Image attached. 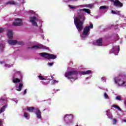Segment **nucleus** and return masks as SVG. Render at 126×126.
Returning <instances> with one entry per match:
<instances>
[{"mask_svg":"<svg viewBox=\"0 0 126 126\" xmlns=\"http://www.w3.org/2000/svg\"><path fill=\"white\" fill-rule=\"evenodd\" d=\"M40 56L42 57V58H45L47 60H55V59H57V55H55L54 54H51L50 53H47L46 52H43L39 53Z\"/></svg>","mask_w":126,"mask_h":126,"instance_id":"nucleus-2","label":"nucleus"},{"mask_svg":"<svg viewBox=\"0 0 126 126\" xmlns=\"http://www.w3.org/2000/svg\"><path fill=\"white\" fill-rule=\"evenodd\" d=\"M17 44H18V45H20L21 46H22V45H24V42H23V41H17Z\"/></svg>","mask_w":126,"mask_h":126,"instance_id":"nucleus-24","label":"nucleus"},{"mask_svg":"<svg viewBox=\"0 0 126 126\" xmlns=\"http://www.w3.org/2000/svg\"><path fill=\"white\" fill-rule=\"evenodd\" d=\"M118 53H119V52H120V45H119L118 46Z\"/></svg>","mask_w":126,"mask_h":126,"instance_id":"nucleus-44","label":"nucleus"},{"mask_svg":"<svg viewBox=\"0 0 126 126\" xmlns=\"http://www.w3.org/2000/svg\"><path fill=\"white\" fill-rule=\"evenodd\" d=\"M115 83H118V81H117V80H115Z\"/></svg>","mask_w":126,"mask_h":126,"instance_id":"nucleus-49","label":"nucleus"},{"mask_svg":"<svg viewBox=\"0 0 126 126\" xmlns=\"http://www.w3.org/2000/svg\"><path fill=\"white\" fill-rule=\"evenodd\" d=\"M14 22L12 23L13 26H21L23 25V23L22 22V19L17 18L15 19Z\"/></svg>","mask_w":126,"mask_h":126,"instance_id":"nucleus-5","label":"nucleus"},{"mask_svg":"<svg viewBox=\"0 0 126 126\" xmlns=\"http://www.w3.org/2000/svg\"><path fill=\"white\" fill-rule=\"evenodd\" d=\"M7 36L9 39H12V37H13V33L12 32V31H8L7 32Z\"/></svg>","mask_w":126,"mask_h":126,"instance_id":"nucleus-12","label":"nucleus"},{"mask_svg":"<svg viewBox=\"0 0 126 126\" xmlns=\"http://www.w3.org/2000/svg\"><path fill=\"white\" fill-rule=\"evenodd\" d=\"M22 87H23V84L20 83L19 85V88L18 89H17V91H21L22 90Z\"/></svg>","mask_w":126,"mask_h":126,"instance_id":"nucleus-17","label":"nucleus"},{"mask_svg":"<svg viewBox=\"0 0 126 126\" xmlns=\"http://www.w3.org/2000/svg\"><path fill=\"white\" fill-rule=\"evenodd\" d=\"M101 79L105 81L106 80V78H105L104 77H103L101 78Z\"/></svg>","mask_w":126,"mask_h":126,"instance_id":"nucleus-43","label":"nucleus"},{"mask_svg":"<svg viewBox=\"0 0 126 126\" xmlns=\"http://www.w3.org/2000/svg\"><path fill=\"white\" fill-rule=\"evenodd\" d=\"M31 49H46V46H44L43 45H34L31 47Z\"/></svg>","mask_w":126,"mask_h":126,"instance_id":"nucleus-8","label":"nucleus"},{"mask_svg":"<svg viewBox=\"0 0 126 126\" xmlns=\"http://www.w3.org/2000/svg\"><path fill=\"white\" fill-rule=\"evenodd\" d=\"M111 114V111H110V110H108L106 111V115L107 117Z\"/></svg>","mask_w":126,"mask_h":126,"instance_id":"nucleus-27","label":"nucleus"},{"mask_svg":"<svg viewBox=\"0 0 126 126\" xmlns=\"http://www.w3.org/2000/svg\"><path fill=\"white\" fill-rule=\"evenodd\" d=\"M69 0V1H72V0H73V1H76V0Z\"/></svg>","mask_w":126,"mask_h":126,"instance_id":"nucleus-48","label":"nucleus"},{"mask_svg":"<svg viewBox=\"0 0 126 126\" xmlns=\"http://www.w3.org/2000/svg\"><path fill=\"white\" fill-rule=\"evenodd\" d=\"M113 121V125H116L117 124V120L116 119H114Z\"/></svg>","mask_w":126,"mask_h":126,"instance_id":"nucleus-32","label":"nucleus"},{"mask_svg":"<svg viewBox=\"0 0 126 126\" xmlns=\"http://www.w3.org/2000/svg\"><path fill=\"white\" fill-rule=\"evenodd\" d=\"M75 126H78V125H76Z\"/></svg>","mask_w":126,"mask_h":126,"instance_id":"nucleus-53","label":"nucleus"},{"mask_svg":"<svg viewBox=\"0 0 126 126\" xmlns=\"http://www.w3.org/2000/svg\"><path fill=\"white\" fill-rule=\"evenodd\" d=\"M30 22L32 23L33 26H36V27H38V24H37V23L36 22V21H35V20H36V17L35 16L31 17L30 18Z\"/></svg>","mask_w":126,"mask_h":126,"instance_id":"nucleus-7","label":"nucleus"},{"mask_svg":"<svg viewBox=\"0 0 126 126\" xmlns=\"http://www.w3.org/2000/svg\"><path fill=\"white\" fill-rule=\"evenodd\" d=\"M107 8V7L106 6H101L100 7V9H106Z\"/></svg>","mask_w":126,"mask_h":126,"instance_id":"nucleus-28","label":"nucleus"},{"mask_svg":"<svg viewBox=\"0 0 126 126\" xmlns=\"http://www.w3.org/2000/svg\"><path fill=\"white\" fill-rule=\"evenodd\" d=\"M52 82H53V84H55L56 83L58 82V81L56 80H54L53 81H52Z\"/></svg>","mask_w":126,"mask_h":126,"instance_id":"nucleus-37","label":"nucleus"},{"mask_svg":"<svg viewBox=\"0 0 126 126\" xmlns=\"http://www.w3.org/2000/svg\"><path fill=\"white\" fill-rule=\"evenodd\" d=\"M71 82H72V81H71Z\"/></svg>","mask_w":126,"mask_h":126,"instance_id":"nucleus-55","label":"nucleus"},{"mask_svg":"<svg viewBox=\"0 0 126 126\" xmlns=\"http://www.w3.org/2000/svg\"><path fill=\"white\" fill-rule=\"evenodd\" d=\"M81 73L82 74H83V75H85L86 74H90L91 73H92V71L90 70H87V71H83L81 72Z\"/></svg>","mask_w":126,"mask_h":126,"instance_id":"nucleus-13","label":"nucleus"},{"mask_svg":"<svg viewBox=\"0 0 126 126\" xmlns=\"http://www.w3.org/2000/svg\"><path fill=\"white\" fill-rule=\"evenodd\" d=\"M120 11H116V14H120Z\"/></svg>","mask_w":126,"mask_h":126,"instance_id":"nucleus-45","label":"nucleus"},{"mask_svg":"<svg viewBox=\"0 0 126 126\" xmlns=\"http://www.w3.org/2000/svg\"><path fill=\"white\" fill-rule=\"evenodd\" d=\"M89 32H90V29H89V27H85L84 29L83 33L81 35V37L83 39L86 38L89 34Z\"/></svg>","mask_w":126,"mask_h":126,"instance_id":"nucleus-4","label":"nucleus"},{"mask_svg":"<svg viewBox=\"0 0 126 126\" xmlns=\"http://www.w3.org/2000/svg\"><path fill=\"white\" fill-rule=\"evenodd\" d=\"M126 84V81H123V83L121 84V86H123V85H125Z\"/></svg>","mask_w":126,"mask_h":126,"instance_id":"nucleus-42","label":"nucleus"},{"mask_svg":"<svg viewBox=\"0 0 126 126\" xmlns=\"http://www.w3.org/2000/svg\"><path fill=\"white\" fill-rule=\"evenodd\" d=\"M124 122H125V123H126V120H124Z\"/></svg>","mask_w":126,"mask_h":126,"instance_id":"nucleus-50","label":"nucleus"},{"mask_svg":"<svg viewBox=\"0 0 126 126\" xmlns=\"http://www.w3.org/2000/svg\"><path fill=\"white\" fill-rule=\"evenodd\" d=\"M112 108H115V109H118V110H119V111H122V109L120 108V107H119V106L117 105H113L111 106Z\"/></svg>","mask_w":126,"mask_h":126,"instance_id":"nucleus-19","label":"nucleus"},{"mask_svg":"<svg viewBox=\"0 0 126 126\" xmlns=\"http://www.w3.org/2000/svg\"><path fill=\"white\" fill-rule=\"evenodd\" d=\"M35 108L33 106L29 107L27 108V110L28 112H30V113H33L34 111Z\"/></svg>","mask_w":126,"mask_h":126,"instance_id":"nucleus-16","label":"nucleus"},{"mask_svg":"<svg viewBox=\"0 0 126 126\" xmlns=\"http://www.w3.org/2000/svg\"><path fill=\"white\" fill-rule=\"evenodd\" d=\"M38 77L39 79H40V80H45V79L42 76L39 75V76H38Z\"/></svg>","mask_w":126,"mask_h":126,"instance_id":"nucleus-23","label":"nucleus"},{"mask_svg":"<svg viewBox=\"0 0 126 126\" xmlns=\"http://www.w3.org/2000/svg\"><path fill=\"white\" fill-rule=\"evenodd\" d=\"M0 63L2 64L3 63V62H0Z\"/></svg>","mask_w":126,"mask_h":126,"instance_id":"nucleus-51","label":"nucleus"},{"mask_svg":"<svg viewBox=\"0 0 126 126\" xmlns=\"http://www.w3.org/2000/svg\"><path fill=\"white\" fill-rule=\"evenodd\" d=\"M103 43V39L102 38H99L96 41V44L97 46H102Z\"/></svg>","mask_w":126,"mask_h":126,"instance_id":"nucleus-10","label":"nucleus"},{"mask_svg":"<svg viewBox=\"0 0 126 126\" xmlns=\"http://www.w3.org/2000/svg\"><path fill=\"white\" fill-rule=\"evenodd\" d=\"M7 107V105H4L0 110V114H1V113L4 112L5 111V108Z\"/></svg>","mask_w":126,"mask_h":126,"instance_id":"nucleus-20","label":"nucleus"},{"mask_svg":"<svg viewBox=\"0 0 126 126\" xmlns=\"http://www.w3.org/2000/svg\"><path fill=\"white\" fill-rule=\"evenodd\" d=\"M82 11H84L85 12H86V13H88L90 14V10L89 9L84 8L82 9Z\"/></svg>","mask_w":126,"mask_h":126,"instance_id":"nucleus-21","label":"nucleus"},{"mask_svg":"<svg viewBox=\"0 0 126 126\" xmlns=\"http://www.w3.org/2000/svg\"><path fill=\"white\" fill-rule=\"evenodd\" d=\"M66 116H68V115H66Z\"/></svg>","mask_w":126,"mask_h":126,"instance_id":"nucleus-54","label":"nucleus"},{"mask_svg":"<svg viewBox=\"0 0 126 126\" xmlns=\"http://www.w3.org/2000/svg\"><path fill=\"white\" fill-rule=\"evenodd\" d=\"M6 4H11V5H16L17 2L14 0H10L6 3Z\"/></svg>","mask_w":126,"mask_h":126,"instance_id":"nucleus-11","label":"nucleus"},{"mask_svg":"<svg viewBox=\"0 0 126 126\" xmlns=\"http://www.w3.org/2000/svg\"><path fill=\"white\" fill-rule=\"evenodd\" d=\"M5 66L6 67H10V65H9L8 64H5Z\"/></svg>","mask_w":126,"mask_h":126,"instance_id":"nucleus-39","label":"nucleus"},{"mask_svg":"<svg viewBox=\"0 0 126 126\" xmlns=\"http://www.w3.org/2000/svg\"><path fill=\"white\" fill-rule=\"evenodd\" d=\"M114 6H116V7H123L124 4L122 3L120 0H115L114 1Z\"/></svg>","mask_w":126,"mask_h":126,"instance_id":"nucleus-6","label":"nucleus"},{"mask_svg":"<svg viewBox=\"0 0 126 126\" xmlns=\"http://www.w3.org/2000/svg\"><path fill=\"white\" fill-rule=\"evenodd\" d=\"M87 6L89 7V8H92V5L91 4H88Z\"/></svg>","mask_w":126,"mask_h":126,"instance_id":"nucleus-38","label":"nucleus"},{"mask_svg":"<svg viewBox=\"0 0 126 126\" xmlns=\"http://www.w3.org/2000/svg\"><path fill=\"white\" fill-rule=\"evenodd\" d=\"M84 20H85V16L83 14H80L78 18H75L74 20V24L78 31H81L83 29Z\"/></svg>","mask_w":126,"mask_h":126,"instance_id":"nucleus-1","label":"nucleus"},{"mask_svg":"<svg viewBox=\"0 0 126 126\" xmlns=\"http://www.w3.org/2000/svg\"><path fill=\"white\" fill-rule=\"evenodd\" d=\"M111 12H112V13H113V14H116V13H117V12H116V11H114V10H113L111 11Z\"/></svg>","mask_w":126,"mask_h":126,"instance_id":"nucleus-36","label":"nucleus"},{"mask_svg":"<svg viewBox=\"0 0 126 126\" xmlns=\"http://www.w3.org/2000/svg\"><path fill=\"white\" fill-rule=\"evenodd\" d=\"M86 27H89V29H90V28L91 29H92L93 28V24L91 23L90 24V26H86Z\"/></svg>","mask_w":126,"mask_h":126,"instance_id":"nucleus-25","label":"nucleus"},{"mask_svg":"<svg viewBox=\"0 0 126 126\" xmlns=\"http://www.w3.org/2000/svg\"><path fill=\"white\" fill-rule=\"evenodd\" d=\"M108 119H111L112 120V119H113V115H112L111 113H110V114L107 116Z\"/></svg>","mask_w":126,"mask_h":126,"instance_id":"nucleus-30","label":"nucleus"},{"mask_svg":"<svg viewBox=\"0 0 126 126\" xmlns=\"http://www.w3.org/2000/svg\"><path fill=\"white\" fill-rule=\"evenodd\" d=\"M116 47H113L110 51V54H115L116 53Z\"/></svg>","mask_w":126,"mask_h":126,"instance_id":"nucleus-22","label":"nucleus"},{"mask_svg":"<svg viewBox=\"0 0 126 126\" xmlns=\"http://www.w3.org/2000/svg\"><path fill=\"white\" fill-rule=\"evenodd\" d=\"M26 93H27V89H25L24 92V95H25V94H26Z\"/></svg>","mask_w":126,"mask_h":126,"instance_id":"nucleus-40","label":"nucleus"},{"mask_svg":"<svg viewBox=\"0 0 126 126\" xmlns=\"http://www.w3.org/2000/svg\"><path fill=\"white\" fill-rule=\"evenodd\" d=\"M40 82L42 83V84H43V85H47V84H48L50 81L46 80L45 79L44 81H41Z\"/></svg>","mask_w":126,"mask_h":126,"instance_id":"nucleus-18","label":"nucleus"},{"mask_svg":"<svg viewBox=\"0 0 126 126\" xmlns=\"http://www.w3.org/2000/svg\"><path fill=\"white\" fill-rule=\"evenodd\" d=\"M2 125V123H1V120H0V126Z\"/></svg>","mask_w":126,"mask_h":126,"instance_id":"nucleus-46","label":"nucleus"},{"mask_svg":"<svg viewBox=\"0 0 126 126\" xmlns=\"http://www.w3.org/2000/svg\"><path fill=\"white\" fill-rule=\"evenodd\" d=\"M104 97H105V98L109 97V96L108 95V94H107V93H104Z\"/></svg>","mask_w":126,"mask_h":126,"instance_id":"nucleus-33","label":"nucleus"},{"mask_svg":"<svg viewBox=\"0 0 126 126\" xmlns=\"http://www.w3.org/2000/svg\"><path fill=\"white\" fill-rule=\"evenodd\" d=\"M68 7H69L70 8H71V9H74L76 8L75 6H72L71 5H68Z\"/></svg>","mask_w":126,"mask_h":126,"instance_id":"nucleus-26","label":"nucleus"},{"mask_svg":"<svg viewBox=\"0 0 126 126\" xmlns=\"http://www.w3.org/2000/svg\"><path fill=\"white\" fill-rule=\"evenodd\" d=\"M12 79L13 83H18L20 82V79L18 78H15V77H14V76H13Z\"/></svg>","mask_w":126,"mask_h":126,"instance_id":"nucleus-15","label":"nucleus"},{"mask_svg":"<svg viewBox=\"0 0 126 126\" xmlns=\"http://www.w3.org/2000/svg\"><path fill=\"white\" fill-rule=\"evenodd\" d=\"M53 64L54 63H48V65H49V66H52Z\"/></svg>","mask_w":126,"mask_h":126,"instance_id":"nucleus-34","label":"nucleus"},{"mask_svg":"<svg viewBox=\"0 0 126 126\" xmlns=\"http://www.w3.org/2000/svg\"><path fill=\"white\" fill-rule=\"evenodd\" d=\"M35 114L36 115L37 119H41V111H40V110L37 109L35 113Z\"/></svg>","mask_w":126,"mask_h":126,"instance_id":"nucleus-14","label":"nucleus"},{"mask_svg":"<svg viewBox=\"0 0 126 126\" xmlns=\"http://www.w3.org/2000/svg\"><path fill=\"white\" fill-rule=\"evenodd\" d=\"M0 49H3V45L0 44Z\"/></svg>","mask_w":126,"mask_h":126,"instance_id":"nucleus-41","label":"nucleus"},{"mask_svg":"<svg viewBox=\"0 0 126 126\" xmlns=\"http://www.w3.org/2000/svg\"><path fill=\"white\" fill-rule=\"evenodd\" d=\"M116 100H118L119 101H122V99H121V96H117L116 97Z\"/></svg>","mask_w":126,"mask_h":126,"instance_id":"nucleus-29","label":"nucleus"},{"mask_svg":"<svg viewBox=\"0 0 126 126\" xmlns=\"http://www.w3.org/2000/svg\"><path fill=\"white\" fill-rule=\"evenodd\" d=\"M110 1L111 2H114V1H115V0H110Z\"/></svg>","mask_w":126,"mask_h":126,"instance_id":"nucleus-47","label":"nucleus"},{"mask_svg":"<svg viewBox=\"0 0 126 126\" xmlns=\"http://www.w3.org/2000/svg\"><path fill=\"white\" fill-rule=\"evenodd\" d=\"M3 31V29L2 28H0V33H2Z\"/></svg>","mask_w":126,"mask_h":126,"instance_id":"nucleus-35","label":"nucleus"},{"mask_svg":"<svg viewBox=\"0 0 126 126\" xmlns=\"http://www.w3.org/2000/svg\"><path fill=\"white\" fill-rule=\"evenodd\" d=\"M8 43L11 45V46H14V45H16V44H17V40H12L11 39H9L8 41Z\"/></svg>","mask_w":126,"mask_h":126,"instance_id":"nucleus-9","label":"nucleus"},{"mask_svg":"<svg viewBox=\"0 0 126 126\" xmlns=\"http://www.w3.org/2000/svg\"><path fill=\"white\" fill-rule=\"evenodd\" d=\"M24 116L25 118H28V113L27 112H25L24 113Z\"/></svg>","mask_w":126,"mask_h":126,"instance_id":"nucleus-31","label":"nucleus"},{"mask_svg":"<svg viewBox=\"0 0 126 126\" xmlns=\"http://www.w3.org/2000/svg\"><path fill=\"white\" fill-rule=\"evenodd\" d=\"M52 78H53V76H51Z\"/></svg>","mask_w":126,"mask_h":126,"instance_id":"nucleus-52","label":"nucleus"},{"mask_svg":"<svg viewBox=\"0 0 126 126\" xmlns=\"http://www.w3.org/2000/svg\"><path fill=\"white\" fill-rule=\"evenodd\" d=\"M77 74H78V71L72 70L66 72L64 76L67 79H74L75 78L73 77V75H77Z\"/></svg>","mask_w":126,"mask_h":126,"instance_id":"nucleus-3","label":"nucleus"}]
</instances>
